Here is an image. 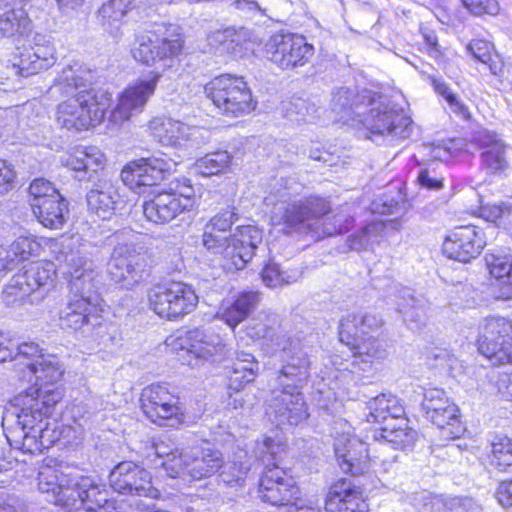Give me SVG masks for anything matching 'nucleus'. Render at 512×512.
<instances>
[{"mask_svg":"<svg viewBox=\"0 0 512 512\" xmlns=\"http://www.w3.org/2000/svg\"><path fill=\"white\" fill-rule=\"evenodd\" d=\"M327 512H366L367 504L360 487L350 480L340 479L332 487L325 501Z\"/></svg>","mask_w":512,"mask_h":512,"instance_id":"nucleus-33","label":"nucleus"},{"mask_svg":"<svg viewBox=\"0 0 512 512\" xmlns=\"http://www.w3.org/2000/svg\"><path fill=\"white\" fill-rule=\"evenodd\" d=\"M147 297L149 308L168 320L184 317L198 304V296L192 286L176 281L152 287Z\"/></svg>","mask_w":512,"mask_h":512,"instance_id":"nucleus-9","label":"nucleus"},{"mask_svg":"<svg viewBox=\"0 0 512 512\" xmlns=\"http://www.w3.org/2000/svg\"><path fill=\"white\" fill-rule=\"evenodd\" d=\"M59 195L60 193L53 184L44 178L35 179L29 186V202L31 209Z\"/></svg>","mask_w":512,"mask_h":512,"instance_id":"nucleus-52","label":"nucleus"},{"mask_svg":"<svg viewBox=\"0 0 512 512\" xmlns=\"http://www.w3.org/2000/svg\"><path fill=\"white\" fill-rule=\"evenodd\" d=\"M62 395L57 390H32L22 393L13 400V407L23 432L20 449L35 454L49 448L54 439L50 438L47 419L52 415Z\"/></svg>","mask_w":512,"mask_h":512,"instance_id":"nucleus-4","label":"nucleus"},{"mask_svg":"<svg viewBox=\"0 0 512 512\" xmlns=\"http://www.w3.org/2000/svg\"><path fill=\"white\" fill-rule=\"evenodd\" d=\"M262 243V231L252 225L240 226L229 237L226 247V263L223 268L228 271L241 270L253 258L258 245Z\"/></svg>","mask_w":512,"mask_h":512,"instance_id":"nucleus-24","label":"nucleus"},{"mask_svg":"<svg viewBox=\"0 0 512 512\" xmlns=\"http://www.w3.org/2000/svg\"><path fill=\"white\" fill-rule=\"evenodd\" d=\"M33 41L32 53L22 55L18 63H13L8 67L11 74L29 76L55 64V48L50 39L45 35L36 34Z\"/></svg>","mask_w":512,"mask_h":512,"instance_id":"nucleus-30","label":"nucleus"},{"mask_svg":"<svg viewBox=\"0 0 512 512\" xmlns=\"http://www.w3.org/2000/svg\"><path fill=\"white\" fill-rule=\"evenodd\" d=\"M285 117L292 122H310L316 117V107L304 99H295L284 107Z\"/></svg>","mask_w":512,"mask_h":512,"instance_id":"nucleus-51","label":"nucleus"},{"mask_svg":"<svg viewBox=\"0 0 512 512\" xmlns=\"http://www.w3.org/2000/svg\"><path fill=\"white\" fill-rule=\"evenodd\" d=\"M284 446L271 438H266L256 448L258 460L264 465L259 481L258 496L263 501L281 510L299 494L294 480L278 466Z\"/></svg>","mask_w":512,"mask_h":512,"instance_id":"nucleus-5","label":"nucleus"},{"mask_svg":"<svg viewBox=\"0 0 512 512\" xmlns=\"http://www.w3.org/2000/svg\"><path fill=\"white\" fill-rule=\"evenodd\" d=\"M62 508L70 512H117L108 491L94 478L77 473L71 488L64 491Z\"/></svg>","mask_w":512,"mask_h":512,"instance_id":"nucleus-11","label":"nucleus"},{"mask_svg":"<svg viewBox=\"0 0 512 512\" xmlns=\"http://www.w3.org/2000/svg\"><path fill=\"white\" fill-rule=\"evenodd\" d=\"M282 363L277 382L282 390L299 391L310 377L311 361L299 337L277 335L272 339Z\"/></svg>","mask_w":512,"mask_h":512,"instance_id":"nucleus-7","label":"nucleus"},{"mask_svg":"<svg viewBox=\"0 0 512 512\" xmlns=\"http://www.w3.org/2000/svg\"><path fill=\"white\" fill-rule=\"evenodd\" d=\"M29 371L36 377V385L38 387H31L25 393L32 390H57L61 394V390L54 387L53 384L58 382L64 373V369L59 359L54 355L41 356L40 360H35L28 365Z\"/></svg>","mask_w":512,"mask_h":512,"instance_id":"nucleus-37","label":"nucleus"},{"mask_svg":"<svg viewBox=\"0 0 512 512\" xmlns=\"http://www.w3.org/2000/svg\"><path fill=\"white\" fill-rule=\"evenodd\" d=\"M161 75L151 74L129 85L118 97L116 107L111 111L109 121L121 125L141 113L154 94Z\"/></svg>","mask_w":512,"mask_h":512,"instance_id":"nucleus-19","label":"nucleus"},{"mask_svg":"<svg viewBox=\"0 0 512 512\" xmlns=\"http://www.w3.org/2000/svg\"><path fill=\"white\" fill-rule=\"evenodd\" d=\"M492 463L503 471L512 467V439L502 437L493 442Z\"/></svg>","mask_w":512,"mask_h":512,"instance_id":"nucleus-54","label":"nucleus"},{"mask_svg":"<svg viewBox=\"0 0 512 512\" xmlns=\"http://www.w3.org/2000/svg\"><path fill=\"white\" fill-rule=\"evenodd\" d=\"M151 136L163 146L183 147L192 141L196 132L183 122L166 116H157L148 122Z\"/></svg>","mask_w":512,"mask_h":512,"instance_id":"nucleus-31","label":"nucleus"},{"mask_svg":"<svg viewBox=\"0 0 512 512\" xmlns=\"http://www.w3.org/2000/svg\"><path fill=\"white\" fill-rule=\"evenodd\" d=\"M383 324L380 316L370 312L347 313L340 321V336L353 337L352 372L368 371L374 361L385 358L386 351L373 336L366 337L379 330Z\"/></svg>","mask_w":512,"mask_h":512,"instance_id":"nucleus-6","label":"nucleus"},{"mask_svg":"<svg viewBox=\"0 0 512 512\" xmlns=\"http://www.w3.org/2000/svg\"><path fill=\"white\" fill-rule=\"evenodd\" d=\"M274 320L265 313H259L245 326L246 334L251 339H263L268 337L273 330Z\"/></svg>","mask_w":512,"mask_h":512,"instance_id":"nucleus-57","label":"nucleus"},{"mask_svg":"<svg viewBox=\"0 0 512 512\" xmlns=\"http://www.w3.org/2000/svg\"><path fill=\"white\" fill-rule=\"evenodd\" d=\"M157 34L160 38L157 37L155 40L148 34L137 36L135 46L131 50L136 61L145 65H154L181 53L184 39L177 25L160 26Z\"/></svg>","mask_w":512,"mask_h":512,"instance_id":"nucleus-12","label":"nucleus"},{"mask_svg":"<svg viewBox=\"0 0 512 512\" xmlns=\"http://www.w3.org/2000/svg\"><path fill=\"white\" fill-rule=\"evenodd\" d=\"M478 350L493 365L512 363V321L489 317L478 336Z\"/></svg>","mask_w":512,"mask_h":512,"instance_id":"nucleus-14","label":"nucleus"},{"mask_svg":"<svg viewBox=\"0 0 512 512\" xmlns=\"http://www.w3.org/2000/svg\"><path fill=\"white\" fill-rule=\"evenodd\" d=\"M330 212L328 200L309 196L276 208L272 221L274 225L282 226L281 231L285 234L310 235L314 240H320L344 233L351 225L352 217L344 210L326 217Z\"/></svg>","mask_w":512,"mask_h":512,"instance_id":"nucleus-3","label":"nucleus"},{"mask_svg":"<svg viewBox=\"0 0 512 512\" xmlns=\"http://www.w3.org/2000/svg\"><path fill=\"white\" fill-rule=\"evenodd\" d=\"M140 401L144 414L154 423L174 427L187 422L178 397L164 384H151L144 388Z\"/></svg>","mask_w":512,"mask_h":512,"instance_id":"nucleus-13","label":"nucleus"},{"mask_svg":"<svg viewBox=\"0 0 512 512\" xmlns=\"http://www.w3.org/2000/svg\"><path fill=\"white\" fill-rule=\"evenodd\" d=\"M484 246L482 231L469 225L453 230L443 242L442 251L448 258L465 263L476 258Z\"/></svg>","mask_w":512,"mask_h":512,"instance_id":"nucleus-26","label":"nucleus"},{"mask_svg":"<svg viewBox=\"0 0 512 512\" xmlns=\"http://www.w3.org/2000/svg\"><path fill=\"white\" fill-rule=\"evenodd\" d=\"M204 90L214 105L228 116L239 117L248 114L256 105L243 77L222 74L208 82Z\"/></svg>","mask_w":512,"mask_h":512,"instance_id":"nucleus-8","label":"nucleus"},{"mask_svg":"<svg viewBox=\"0 0 512 512\" xmlns=\"http://www.w3.org/2000/svg\"><path fill=\"white\" fill-rule=\"evenodd\" d=\"M261 294L257 291H242L232 301L224 304L218 317L231 328L244 321L257 307Z\"/></svg>","mask_w":512,"mask_h":512,"instance_id":"nucleus-36","label":"nucleus"},{"mask_svg":"<svg viewBox=\"0 0 512 512\" xmlns=\"http://www.w3.org/2000/svg\"><path fill=\"white\" fill-rule=\"evenodd\" d=\"M92 79L91 70L78 62L59 74L51 90L67 97L57 106L56 121L61 127L82 131L104 119L110 97L106 92L90 88Z\"/></svg>","mask_w":512,"mask_h":512,"instance_id":"nucleus-2","label":"nucleus"},{"mask_svg":"<svg viewBox=\"0 0 512 512\" xmlns=\"http://www.w3.org/2000/svg\"><path fill=\"white\" fill-rule=\"evenodd\" d=\"M490 48V44L484 40H473L467 45V51L484 64L491 60Z\"/></svg>","mask_w":512,"mask_h":512,"instance_id":"nucleus-64","label":"nucleus"},{"mask_svg":"<svg viewBox=\"0 0 512 512\" xmlns=\"http://www.w3.org/2000/svg\"><path fill=\"white\" fill-rule=\"evenodd\" d=\"M248 31L243 28L229 27L216 33V39L228 52L235 53L237 47H242L248 40Z\"/></svg>","mask_w":512,"mask_h":512,"instance_id":"nucleus-55","label":"nucleus"},{"mask_svg":"<svg viewBox=\"0 0 512 512\" xmlns=\"http://www.w3.org/2000/svg\"><path fill=\"white\" fill-rule=\"evenodd\" d=\"M55 275L54 265L49 262H38L22 273H17L3 290L6 303L21 301L41 287L52 283Z\"/></svg>","mask_w":512,"mask_h":512,"instance_id":"nucleus-21","label":"nucleus"},{"mask_svg":"<svg viewBox=\"0 0 512 512\" xmlns=\"http://www.w3.org/2000/svg\"><path fill=\"white\" fill-rule=\"evenodd\" d=\"M422 408L426 417L443 430L447 438H458L462 432L458 407L439 388L424 391Z\"/></svg>","mask_w":512,"mask_h":512,"instance_id":"nucleus-18","label":"nucleus"},{"mask_svg":"<svg viewBox=\"0 0 512 512\" xmlns=\"http://www.w3.org/2000/svg\"><path fill=\"white\" fill-rule=\"evenodd\" d=\"M170 159L161 157L141 158L128 163L121 171L123 183L135 193L145 192L147 187L157 185L171 170Z\"/></svg>","mask_w":512,"mask_h":512,"instance_id":"nucleus-20","label":"nucleus"},{"mask_svg":"<svg viewBox=\"0 0 512 512\" xmlns=\"http://www.w3.org/2000/svg\"><path fill=\"white\" fill-rule=\"evenodd\" d=\"M238 220L235 208L227 206L214 215L205 225L206 228L215 232H226Z\"/></svg>","mask_w":512,"mask_h":512,"instance_id":"nucleus-58","label":"nucleus"},{"mask_svg":"<svg viewBox=\"0 0 512 512\" xmlns=\"http://www.w3.org/2000/svg\"><path fill=\"white\" fill-rule=\"evenodd\" d=\"M268 60L282 70L305 66L314 55V47L296 34H275L265 45Z\"/></svg>","mask_w":512,"mask_h":512,"instance_id":"nucleus-15","label":"nucleus"},{"mask_svg":"<svg viewBox=\"0 0 512 512\" xmlns=\"http://www.w3.org/2000/svg\"><path fill=\"white\" fill-rule=\"evenodd\" d=\"M57 260L68 278L70 296L60 312L61 324L86 336L99 335L106 327L103 308L95 293L98 267L85 246L66 245Z\"/></svg>","mask_w":512,"mask_h":512,"instance_id":"nucleus-1","label":"nucleus"},{"mask_svg":"<svg viewBox=\"0 0 512 512\" xmlns=\"http://www.w3.org/2000/svg\"><path fill=\"white\" fill-rule=\"evenodd\" d=\"M386 224L383 221H374L367 224L360 231L347 238V245L351 250H367L375 244H380L386 237Z\"/></svg>","mask_w":512,"mask_h":512,"instance_id":"nucleus-43","label":"nucleus"},{"mask_svg":"<svg viewBox=\"0 0 512 512\" xmlns=\"http://www.w3.org/2000/svg\"><path fill=\"white\" fill-rule=\"evenodd\" d=\"M473 142L481 150L480 168L489 176H502L510 168V146L495 132L478 131Z\"/></svg>","mask_w":512,"mask_h":512,"instance_id":"nucleus-22","label":"nucleus"},{"mask_svg":"<svg viewBox=\"0 0 512 512\" xmlns=\"http://www.w3.org/2000/svg\"><path fill=\"white\" fill-rule=\"evenodd\" d=\"M463 5L473 14L496 15L499 5L496 0H461Z\"/></svg>","mask_w":512,"mask_h":512,"instance_id":"nucleus-61","label":"nucleus"},{"mask_svg":"<svg viewBox=\"0 0 512 512\" xmlns=\"http://www.w3.org/2000/svg\"><path fill=\"white\" fill-rule=\"evenodd\" d=\"M154 452L155 455L162 460L160 465L165 469L167 475L171 478L178 477V473H174V469L168 463H172V459L175 460L178 457H182L185 452L180 451L172 443L166 441L154 443ZM173 463L175 462L173 461Z\"/></svg>","mask_w":512,"mask_h":512,"instance_id":"nucleus-53","label":"nucleus"},{"mask_svg":"<svg viewBox=\"0 0 512 512\" xmlns=\"http://www.w3.org/2000/svg\"><path fill=\"white\" fill-rule=\"evenodd\" d=\"M104 154L94 146L76 148L70 155L67 166L77 173L76 177L90 180L94 173L104 167Z\"/></svg>","mask_w":512,"mask_h":512,"instance_id":"nucleus-38","label":"nucleus"},{"mask_svg":"<svg viewBox=\"0 0 512 512\" xmlns=\"http://www.w3.org/2000/svg\"><path fill=\"white\" fill-rule=\"evenodd\" d=\"M168 463L178 473V477L202 480L217 473L223 466V456L220 451L211 448L185 451L182 457L172 459Z\"/></svg>","mask_w":512,"mask_h":512,"instance_id":"nucleus-23","label":"nucleus"},{"mask_svg":"<svg viewBox=\"0 0 512 512\" xmlns=\"http://www.w3.org/2000/svg\"><path fill=\"white\" fill-rule=\"evenodd\" d=\"M415 500L418 502V505H421L422 509L427 512L452 511L462 504V499L458 497H444L427 492L421 493Z\"/></svg>","mask_w":512,"mask_h":512,"instance_id":"nucleus-49","label":"nucleus"},{"mask_svg":"<svg viewBox=\"0 0 512 512\" xmlns=\"http://www.w3.org/2000/svg\"><path fill=\"white\" fill-rule=\"evenodd\" d=\"M398 310L411 329H420L425 325L426 310L408 290L405 291L404 302L398 304Z\"/></svg>","mask_w":512,"mask_h":512,"instance_id":"nucleus-47","label":"nucleus"},{"mask_svg":"<svg viewBox=\"0 0 512 512\" xmlns=\"http://www.w3.org/2000/svg\"><path fill=\"white\" fill-rule=\"evenodd\" d=\"M213 230L205 227L202 235V245L212 254H220L222 256V265L226 263V247L229 238L214 235Z\"/></svg>","mask_w":512,"mask_h":512,"instance_id":"nucleus-60","label":"nucleus"},{"mask_svg":"<svg viewBox=\"0 0 512 512\" xmlns=\"http://www.w3.org/2000/svg\"><path fill=\"white\" fill-rule=\"evenodd\" d=\"M86 199L89 210L102 219L110 218L122 204L117 187L107 179L94 183Z\"/></svg>","mask_w":512,"mask_h":512,"instance_id":"nucleus-34","label":"nucleus"},{"mask_svg":"<svg viewBox=\"0 0 512 512\" xmlns=\"http://www.w3.org/2000/svg\"><path fill=\"white\" fill-rule=\"evenodd\" d=\"M11 245L14 256L19 255L22 261L38 256L41 250L40 243L32 236L19 237Z\"/></svg>","mask_w":512,"mask_h":512,"instance_id":"nucleus-59","label":"nucleus"},{"mask_svg":"<svg viewBox=\"0 0 512 512\" xmlns=\"http://www.w3.org/2000/svg\"><path fill=\"white\" fill-rule=\"evenodd\" d=\"M261 279L265 286L276 288L296 282L297 276L282 272L276 263H268L261 272Z\"/></svg>","mask_w":512,"mask_h":512,"instance_id":"nucleus-56","label":"nucleus"},{"mask_svg":"<svg viewBox=\"0 0 512 512\" xmlns=\"http://www.w3.org/2000/svg\"><path fill=\"white\" fill-rule=\"evenodd\" d=\"M232 369L233 371L230 376L232 383H249L255 379L259 370V364L252 354L241 351L237 353Z\"/></svg>","mask_w":512,"mask_h":512,"instance_id":"nucleus-46","label":"nucleus"},{"mask_svg":"<svg viewBox=\"0 0 512 512\" xmlns=\"http://www.w3.org/2000/svg\"><path fill=\"white\" fill-rule=\"evenodd\" d=\"M77 473L63 464L44 465L38 473V489L42 493L51 494L54 504L62 507L60 500H62L64 491L73 485ZM63 499L65 500V497Z\"/></svg>","mask_w":512,"mask_h":512,"instance_id":"nucleus-32","label":"nucleus"},{"mask_svg":"<svg viewBox=\"0 0 512 512\" xmlns=\"http://www.w3.org/2000/svg\"><path fill=\"white\" fill-rule=\"evenodd\" d=\"M334 450L340 468L345 473L358 475L363 473L368 459L366 444L348 431L337 433Z\"/></svg>","mask_w":512,"mask_h":512,"instance_id":"nucleus-29","label":"nucleus"},{"mask_svg":"<svg viewBox=\"0 0 512 512\" xmlns=\"http://www.w3.org/2000/svg\"><path fill=\"white\" fill-rule=\"evenodd\" d=\"M486 265L490 274L507 286L508 294H512V256L501 254H486Z\"/></svg>","mask_w":512,"mask_h":512,"instance_id":"nucleus-48","label":"nucleus"},{"mask_svg":"<svg viewBox=\"0 0 512 512\" xmlns=\"http://www.w3.org/2000/svg\"><path fill=\"white\" fill-rule=\"evenodd\" d=\"M375 105L372 93L363 90L355 93L348 88L339 89L332 98V110L339 116L340 120H355V117H362L364 109Z\"/></svg>","mask_w":512,"mask_h":512,"instance_id":"nucleus-35","label":"nucleus"},{"mask_svg":"<svg viewBox=\"0 0 512 512\" xmlns=\"http://www.w3.org/2000/svg\"><path fill=\"white\" fill-rule=\"evenodd\" d=\"M165 343L191 367L223 351L221 337L210 329H191L178 336L168 337Z\"/></svg>","mask_w":512,"mask_h":512,"instance_id":"nucleus-10","label":"nucleus"},{"mask_svg":"<svg viewBox=\"0 0 512 512\" xmlns=\"http://www.w3.org/2000/svg\"><path fill=\"white\" fill-rule=\"evenodd\" d=\"M132 7V0H109L99 10L103 27L111 34L119 31L124 16Z\"/></svg>","mask_w":512,"mask_h":512,"instance_id":"nucleus-45","label":"nucleus"},{"mask_svg":"<svg viewBox=\"0 0 512 512\" xmlns=\"http://www.w3.org/2000/svg\"><path fill=\"white\" fill-rule=\"evenodd\" d=\"M12 347H14V359L23 357L36 358L35 360H40V357L43 356L39 345L35 342L18 343L12 341Z\"/></svg>","mask_w":512,"mask_h":512,"instance_id":"nucleus-63","label":"nucleus"},{"mask_svg":"<svg viewBox=\"0 0 512 512\" xmlns=\"http://www.w3.org/2000/svg\"><path fill=\"white\" fill-rule=\"evenodd\" d=\"M231 156L227 151L209 153L196 162L198 172L204 176H211L222 172L228 167Z\"/></svg>","mask_w":512,"mask_h":512,"instance_id":"nucleus-50","label":"nucleus"},{"mask_svg":"<svg viewBox=\"0 0 512 512\" xmlns=\"http://www.w3.org/2000/svg\"><path fill=\"white\" fill-rule=\"evenodd\" d=\"M15 178L13 166L6 160L0 159V195L8 193L13 188Z\"/></svg>","mask_w":512,"mask_h":512,"instance_id":"nucleus-62","label":"nucleus"},{"mask_svg":"<svg viewBox=\"0 0 512 512\" xmlns=\"http://www.w3.org/2000/svg\"><path fill=\"white\" fill-rule=\"evenodd\" d=\"M277 425H298L308 418L307 406L300 391L281 390L274 396L266 410Z\"/></svg>","mask_w":512,"mask_h":512,"instance_id":"nucleus-28","label":"nucleus"},{"mask_svg":"<svg viewBox=\"0 0 512 512\" xmlns=\"http://www.w3.org/2000/svg\"><path fill=\"white\" fill-rule=\"evenodd\" d=\"M193 206L189 192L158 193L153 199L143 203V214L155 224H165Z\"/></svg>","mask_w":512,"mask_h":512,"instance_id":"nucleus-25","label":"nucleus"},{"mask_svg":"<svg viewBox=\"0 0 512 512\" xmlns=\"http://www.w3.org/2000/svg\"><path fill=\"white\" fill-rule=\"evenodd\" d=\"M381 438L383 441L379 442V446L383 452L389 450L390 446L395 449H406L415 443L417 432L408 426L406 420H400L398 424L382 428Z\"/></svg>","mask_w":512,"mask_h":512,"instance_id":"nucleus-40","label":"nucleus"},{"mask_svg":"<svg viewBox=\"0 0 512 512\" xmlns=\"http://www.w3.org/2000/svg\"><path fill=\"white\" fill-rule=\"evenodd\" d=\"M37 220L46 228L60 229L66 222L68 204L61 196H54L32 208Z\"/></svg>","mask_w":512,"mask_h":512,"instance_id":"nucleus-39","label":"nucleus"},{"mask_svg":"<svg viewBox=\"0 0 512 512\" xmlns=\"http://www.w3.org/2000/svg\"><path fill=\"white\" fill-rule=\"evenodd\" d=\"M151 259L147 252L138 251L133 245L119 244L111 254L108 273L113 281L131 286L144 280L150 272Z\"/></svg>","mask_w":512,"mask_h":512,"instance_id":"nucleus-16","label":"nucleus"},{"mask_svg":"<svg viewBox=\"0 0 512 512\" xmlns=\"http://www.w3.org/2000/svg\"><path fill=\"white\" fill-rule=\"evenodd\" d=\"M219 474L220 480L226 485H242L251 469V457L245 451L234 454L233 459L223 462Z\"/></svg>","mask_w":512,"mask_h":512,"instance_id":"nucleus-44","label":"nucleus"},{"mask_svg":"<svg viewBox=\"0 0 512 512\" xmlns=\"http://www.w3.org/2000/svg\"><path fill=\"white\" fill-rule=\"evenodd\" d=\"M31 20L22 6L13 7L0 15V33L4 37H23L31 32Z\"/></svg>","mask_w":512,"mask_h":512,"instance_id":"nucleus-42","label":"nucleus"},{"mask_svg":"<svg viewBox=\"0 0 512 512\" xmlns=\"http://www.w3.org/2000/svg\"><path fill=\"white\" fill-rule=\"evenodd\" d=\"M359 122L374 135H392L399 138L409 136L410 119L398 115L388 106L377 103L368 113L364 109Z\"/></svg>","mask_w":512,"mask_h":512,"instance_id":"nucleus-27","label":"nucleus"},{"mask_svg":"<svg viewBox=\"0 0 512 512\" xmlns=\"http://www.w3.org/2000/svg\"><path fill=\"white\" fill-rule=\"evenodd\" d=\"M109 481L111 487L123 495L151 499L160 496L159 490L152 484L150 472L131 461H124L115 466L109 475Z\"/></svg>","mask_w":512,"mask_h":512,"instance_id":"nucleus-17","label":"nucleus"},{"mask_svg":"<svg viewBox=\"0 0 512 512\" xmlns=\"http://www.w3.org/2000/svg\"><path fill=\"white\" fill-rule=\"evenodd\" d=\"M368 422H385L389 418L397 419L404 414V409L398 399L392 395L381 394L371 399L367 404Z\"/></svg>","mask_w":512,"mask_h":512,"instance_id":"nucleus-41","label":"nucleus"}]
</instances>
